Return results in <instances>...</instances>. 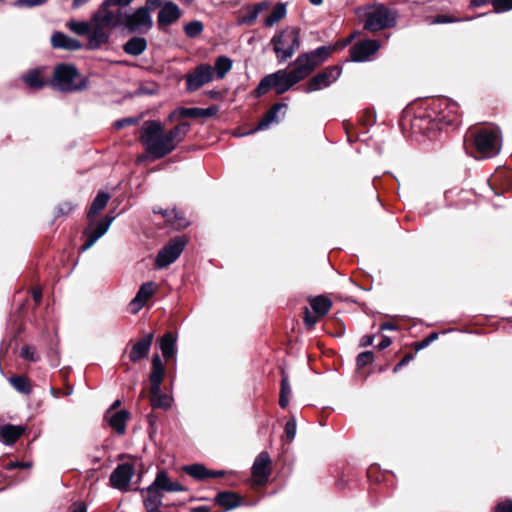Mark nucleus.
Listing matches in <instances>:
<instances>
[{"label":"nucleus","mask_w":512,"mask_h":512,"mask_svg":"<svg viewBox=\"0 0 512 512\" xmlns=\"http://www.w3.org/2000/svg\"><path fill=\"white\" fill-rule=\"evenodd\" d=\"M190 128L189 122H181L164 133L161 122L147 120L140 129V142L144 145L147 154L154 159H161L175 150Z\"/></svg>","instance_id":"f257e3e1"},{"label":"nucleus","mask_w":512,"mask_h":512,"mask_svg":"<svg viewBox=\"0 0 512 512\" xmlns=\"http://www.w3.org/2000/svg\"><path fill=\"white\" fill-rule=\"evenodd\" d=\"M88 78L82 76L75 65L60 63L55 66L51 86L61 92H78L88 88Z\"/></svg>","instance_id":"f03ea898"},{"label":"nucleus","mask_w":512,"mask_h":512,"mask_svg":"<svg viewBox=\"0 0 512 512\" xmlns=\"http://www.w3.org/2000/svg\"><path fill=\"white\" fill-rule=\"evenodd\" d=\"M270 44L272 45L277 62L280 64L285 63L292 58L300 48V29L288 26L276 32L271 38Z\"/></svg>","instance_id":"7ed1b4c3"},{"label":"nucleus","mask_w":512,"mask_h":512,"mask_svg":"<svg viewBox=\"0 0 512 512\" xmlns=\"http://www.w3.org/2000/svg\"><path fill=\"white\" fill-rule=\"evenodd\" d=\"M297 83H299V80L292 70L280 69L264 76L255 88L254 94L256 97H261L273 89L277 95H281Z\"/></svg>","instance_id":"20e7f679"},{"label":"nucleus","mask_w":512,"mask_h":512,"mask_svg":"<svg viewBox=\"0 0 512 512\" xmlns=\"http://www.w3.org/2000/svg\"><path fill=\"white\" fill-rule=\"evenodd\" d=\"M398 12L382 3L368 7L365 13L364 29L370 32L393 28L397 24Z\"/></svg>","instance_id":"39448f33"},{"label":"nucleus","mask_w":512,"mask_h":512,"mask_svg":"<svg viewBox=\"0 0 512 512\" xmlns=\"http://www.w3.org/2000/svg\"><path fill=\"white\" fill-rule=\"evenodd\" d=\"M466 140L472 141L476 151L482 158H492L500 152L501 141L497 129L480 128L470 131Z\"/></svg>","instance_id":"423d86ee"},{"label":"nucleus","mask_w":512,"mask_h":512,"mask_svg":"<svg viewBox=\"0 0 512 512\" xmlns=\"http://www.w3.org/2000/svg\"><path fill=\"white\" fill-rule=\"evenodd\" d=\"M428 117L431 122L440 127L442 125H454L459 117V107L455 101L441 97L432 102Z\"/></svg>","instance_id":"0eeeda50"},{"label":"nucleus","mask_w":512,"mask_h":512,"mask_svg":"<svg viewBox=\"0 0 512 512\" xmlns=\"http://www.w3.org/2000/svg\"><path fill=\"white\" fill-rule=\"evenodd\" d=\"M118 23L130 32L138 34H146L153 27L151 13L144 7H139L132 13H125Z\"/></svg>","instance_id":"6e6552de"},{"label":"nucleus","mask_w":512,"mask_h":512,"mask_svg":"<svg viewBox=\"0 0 512 512\" xmlns=\"http://www.w3.org/2000/svg\"><path fill=\"white\" fill-rule=\"evenodd\" d=\"M342 74V67L340 65L327 66L307 82L304 92L312 93L318 90L325 89L334 82H336Z\"/></svg>","instance_id":"1a4fd4ad"},{"label":"nucleus","mask_w":512,"mask_h":512,"mask_svg":"<svg viewBox=\"0 0 512 512\" xmlns=\"http://www.w3.org/2000/svg\"><path fill=\"white\" fill-rule=\"evenodd\" d=\"M186 240L181 237L172 238L157 254L155 266L159 269L174 263L183 252Z\"/></svg>","instance_id":"9d476101"},{"label":"nucleus","mask_w":512,"mask_h":512,"mask_svg":"<svg viewBox=\"0 0 512 512\" xmlns=\"http://www.w3.org/2000/svg\"><path fill=\"white\" fill-rule=\"evenodd\" d=\"M214 77L213 67L209 64L202 63L197 65L194 70L185 75L186 90L194 92L205 84L210 83Z\"/></svg>","instance_id":"9b49d317"},{"label":"nucleus","mask_w":512,"mask_h":512,"mask_svg":"<svg viewBox=\"0 0 512 512\" xmlns=\"http://www.w3.org/2000/svg\"><path fill=\"white\" fill-rule=\"evenodd\" d=\"M114 219L115 218L113 216L106 215L97 224L90 222L83 231L84 235L86 236V241L81 246V251L90 249L97 242V240L100 239L108 231Z\"/></svg>","instance_id":"f8f14e48"},{"label":"nucleus","mask_w":512,"mask_h":512,"mask_svg":"<svg viewBox=\"0 0 512 512\" xmlns=\"http://www.w3.org/2000/svg\"><path fill=\"white\" fill-rule=\"evenodd\" d=\"M134 473V466L130 463L117 465L110 475L111 486L120 491H127Z\"/></svg>","instance_id":"ddd939ff"},{"label":"nucleus","mask_w":512,"mask_h":512,"mask_svg":"<svg viewBox=\"0 0 512 512\" xmlns=\"http://www.w3.org/2000/svg\"><path fill=\"white\" fill-rule=\"evenodd\" d=\"M380 48V43L374 39H367L356 43L350 48V59L353 62H364Z\"/></svg>","instance_id":"4468645a"},{"label":"nucleus","mask_w":512,"mask_h":512,"mask_svg":"<svg viewBox=\"0 0 512 512\" xmlns=\"http://www.w3.org/2000/svg\"><path fill=\"white\" fill-rule=\"evenodd\" d=\"M143 497V506L147 512L160 511L159 508L163 504L164 494L152 483L146 488L137 489Z\"/></svg>","instance_id":"2eb2a0df"},{"label":"nucleus","mask_w":512,"mask_h":512,"mask_svg":"<svg viewBox=\"0 0 512 512\" xmlns=\"http://www.w3.org/2000/svg\"><path fill=\"white\" fill-rule=\"evenodd\" d=\"M271 458L268 452H260L254 460L252 465V475L257 478L259 484H264L268 481L271 474Z\"/></svg>","instance_id":"dca6fc26"},{"label":"nucleus","mask_w":512,"mask_h":512,"mask_svg":"<svg viewBox=\"0 0 512 512\" xmlns=\"http://www.w3.org/2000/svg\"><path fill=\"white\" fill-rule=\"evenodd\" d=\"M154 340V333L149 332L141 339L137 340L129 351V360L132 363H137L142 359H145L150 352L152 343Z\"/></svg>","instance_id":"f3484780"},{"label":"nucleus","mask_w":512,"mask_h":512,"mask_svg":"<svg viewBox=\"0 0 512 512\" xmlns=\"http://www.w3.org/2000/svg\"><path fill=\"white\" fill-rule=\"evenodd\" d=\"M181 15L182 11L177 4L172 1H166L158 12V26H169L177 21Z\"/></svg>","instance_id":"a211bd4d"},{"label":"nucleus","mask_w":512,"mask_h":512,"mask_svg":"<svg viewBox=\"0 0 512 512\" xmlns=\"http://www.w3.org/2000/svg\"><path fill=\"white\" fill-rule=\"evenodd\" d=\"M319 66V61H313L306 53L300 54L294 61V72L297 79L300 81L304 80L310 75V73Z\"/></svg>","instance_id":"6ab92c4d"},{"label":"nucleus","mask_w":512,"mask_h":512,"mask_svg":"<svg viewBox=\"0 0 512 512\" xmlns=\"http://www.w3.org/2000/svg\"><path fill=\"white\" fill-rule=\"evenodd\" d=\"M156 291V284L152 281L143 283L135 297L130 302V307L133 312H138L146 302L154 295Z\"/></svg>","instance_id":"aec40b11"},{"label":"nucleus","mask_w":512,"mask_h":512,"mask_svg":"<svg viewBox=\"0 0 512 512\" xmlns=\"http://www.w3.org/2000/svg\"><path fill=\"white\" fill-rule=\"evenodd\" d=\"M165 369L162 360L158 354L152 358V371L149 376L151 383V393H158L164 379Z\"/></svg>","instance_id":"412c9836"},{"label":"nucleus","mask_w":512,"mask_h":512,"mask_svg":"<svg viewBox=\"0 0 512 512\" xmlns=\"http://www.w3.org/2000/svg\"><path fill=\"white\" fill-rule=\"evenodd\" d=\"M162 492H180L186 490L179 482L170 481L165 470H159L152 482Z\"/></svg>","instance_id":"4be33fe9"},{"label":"nucleus","mask_w":512,"mask_h":512,"mask_svg":"<svg viewBox=\"0 0 512 512\" xmlns=\"http://www.w3.org/2000/svg\"><path fill=\"white\" fill-rule=\"evenodd\" d=\"M51 44L54 48L77 51L82 48L79 40L71 38L62 32H55L51 37Z\"/></svg>","instance_id":"5701e85b"},{"label":"nucleus","mask_w":512,"mask_h":512,"mask_svg":"<svg viewBox=\"0 0 512 512\" xmlns=\"http://www.w3.org/2000/svg\"><path fill=\"white\" fill-rule=\"evenodd\" d=\"M128 417L129 413L127 410H120L112 413L107 411L105 414V418L108 421L110 427L120 435L125 433Z\"/></svg>","instance_id":"b1692460"},{"label":"nucleus","mask_w":512,"mask_h":512,"mask_svg":"<svg viewBox=\"0 0 512 512\" xmlns=\"http://www.w3.org/2000/svg\"><path fill=\"white\" fill-rule=\"evenodd\" d=\"M218 506L224 507L226 510H231L243 504V499L240 495L230 492H219L214 499Z\"/></svg>","instance_id":"393cba45"},{"label":"nucleus","mask_w":512,"mask_h":512,"mask_svg":"<svg viewBox=\"0 0 512 512\" xmlns=\"http://www.w3.org/2000/svg\"><path fill=\"white\" fill-rule=\"evenodd\" d=\"M155 213H161L165 218L166 222L169 223L174 229L180 230L186 228L190 222L186 217H184L183 213L176 210H154Z\"/></svg>","instance_id":"a878e982"},{"label":"nucleus","mask_w":512,"mask_h":512,"mask_svg":"<svg viewBox=\"0 0 512 512\" xmlns=\"http://www.w3.org/2000/svg\"><path fill=\"white\" fill-rule=\"evenodd\" d=\"M24 428L11 424L0 426V442L4 445H13L23 434Z\"/></svg>","instance_id":"bb28decb"},{"label":"nucleus","mask_w":512,"mask_h":512,"mask_svg":"<svg viewBox=\"0 0 512 512\" xmlns=\"http://www.w3.org/2000/svg\"><path fill=\"white\" fill-rule=\"evenodd\" d=\"M286 105L282 103L274 104L263 116V118L259 121L256 128L250 131L248 134H252L256 131L266 130L268 129L273 123L278 122L277 114L282 109L285 108Z\"/></svg>","instance_id":"cd10ccee"},{"label":"nucleus","mask_w":512,"mask_h":512,"mask_svg":"<svg viewBox=\"0 0 512 512\" xmlns=\"http://www.w3.org/2000/svg\"><path fill=\"white\" fill-rule=\"evenodd\" d=\"M147 45L145 38L134 36L123 45V51L127 55L139 56L147 49Z\"/></svg>","instance_id":"c85d7f7f"},{"label":"nucleus","mask_w":512,"mask_h":512,"mask_svg":"<svg viewBox=\"0 0 512 512\" xmlns=\"http://www.w3.org/2000/svg\"><path fill=\"white\" fill-rule=\"evenodd\" d=\"M109 40V35L104 31L103 27L96 26L90 33L88 34V49L94 50L100 48L102 45L106 44Z\"/></svg>","instance_id":"c756f323"},{"label":"nucleus","mask_w":512,"mask_h":512,"mask_svg":"<svg viewBox=\"0 0 512 512\" xmlns=\"http://www.w3.org/2000/svg\"><path fill=\"white\" fill-rule=\"evenodd\" d=\"M309 303L313 312L320 317L326 315L332 306L331 300L328 297L322 295L311 297L309 299Z\"/></svg>","instance_id":"7c9ffc66"},{"label":"nucleus","mask_w":512,"mask_h":512,"mask_svg":"<svg viewBox=\"0 0 512 512\" xmlns=\"http://www.w3.org/2000/svg\"><path fill=\"white\" fill-rule=\"evenodd\" d=\"M110 200V195L107 192L99 191L92 201L90 209L87 213V218L91 221V219L96 216L99 212H101L107 205Z\"/></svg>","instance_id":"2f4dec72"},{"label":"nucleus","mask_w":512,"mask_h":512,"mask_svg":"<svg viewBox=\"0 0 512 512\" xmlns=\"http://www.w3.org/2000/svg\"><path fill=\"white\" fill-rule=\"evenodd\" d=\"M25 84L32 89H42L46 82L41 76V71L39 69H31L26 74L22 76Z\"/></svg>","instance_id":"473e14b6"},{"label":"nucleus","mask_w":512,"mask_h":512,"mask_svg":"<svg viewBox=\"0 0 512 512\" xmlns=\"http://www.w3.org/2000/svg\"><path fill=\"white\" fill-rule=\"evenodd\" d=\"M159 344L164 358L168 359L174 356L176 337L171 332H166L161 337Z\"/></svg>","instance_id":"72a5a7b5"},{"label":"nucleus","mask_w":512,"mask_h":512,"mask_svg":"<svg viewBox=\"0 0 512 512\" xmlns=\"http://www.w3.org/2000/svg\"><path fill=\"white\" fill-rule=\"evenodd\" d=\"M287 9L286 5L284 3H277L272 12L266 17L265 19V26L266 27H272L277 22H279L281 19H283L286 16Z\"/></svg>","instance_id":"f704fd0d"},{"label":"nucleus","mask_w":512,"mask_h":512,"mask_svg":"<svg viewBox=\"0 0 512 512\" xmlns=\"http://www.w3.org/2000/svg\"><path fill=\"white\" fill-rule=\"evenodd\" d=\"M232 68V60L227 56H219L215 60L214 72L218 79H223Z\"/></svg>","instance_id":"c9c22d12"},{"label":"nucleus","mask_w":512,"mask_h":512,"mask_svg":"<svg viewBox=\"0 0 512 512\" xmlns=\"http://www.w3.org/2000/svg\"><path fill=\"white\" fill-rule=\"evenodd\" d=\"M335 48V46H320L310 52H306V54L309 55L313 61H319V65H321L330 57Z\"/></svg>","instance_id":"e433bc0d"},{"label":"nucleus","mask_w":512,"mask_h":512,"mask_svg":"<svg viewBox=\"0 0 512 512\" xmlns=\"http://www.w3.org/2000/svg\"><path fill=\"white\" fill-rule=\"evenodd\" d=\"M9 382L14 387L15 390L24 395H29L32 391V386L29 380L24 376H12L9 378Z\"/></svg>","instance_id":"4c0bfd02"},{"label":"nucleus","mask_w":512,"mask_h":512,"mask_svg":"<svg viewBox=\"0 0 512 512\" xmlns=\"http://www.w3.org/2000/svg\"><path fill=\"white\" fill-rule=\"evenodd\" d=\"M182 118H200L199 117V108L198 107H194V108L179 107L169 114L170 121L182 119Z\"/></svg>","instance_id":"58836bf2"},{"label":"nucleus","mask_w":512,"mask_h":512,"mask_svg":"<svg viewBox=\"0 0 512 512\" xmlns=\"http://www.w3.org/2000/svg\"><path fill=\"white\" fill-rule=\"evenodd\" d=\"M151 394V405L153 408L168 409L171 407L173 399L169 395L162 393L161 388H159L158 393Z\"/></svg>","instance_id":"ea45409f"},{"label":"nucleus","mask_w":512,"mask_h":512,"mask_svg":"<svg viewBox=\"0 0 512 512\" xmlns=\"http://www.w3.org/2000/svg\"><path fill=\"white\" fill-rule=\"evenodd\" d=\"M183 470L197 480L208 478V469L202 464H191L183 467Z\"/></svg>","instance_id":"a19ab883"},{"label":"nucleus","mask_w":512,"mask_h":512,"mask_svg":"<svg viewBox=\"0 0 512 512\" xmlns=\"http://www.w3.org/2000/svg\"><path fill=\"white\" fill-rule=\"evenodd\" d=\"M203 29V23L198 20L191 21L184 26V32L189 38L197 37L202 33Z\"/></svg>","instance_id":"79ce46f5"},{"label":"nucleus","mask_w":512,"mask_h":512,"mask_svg":"<svg viewBox=\"0 0 512 512\" xmlns=\"http://www.w3.org/2000/svg\"><path fill=\"white\" fill-rule=\"evenodd\" d=\"M68 27L72 32L80 36L90 33V25L85 21H70Z\"/></svg>","instance_id":"37998d69"},{"label":"nucleus","mask_w":512,"mask_h":512,"mask_svg":"<svg viewBox=\"0 0 512 512\" xmlns=\"http://www.w3.org/2000/svg\"><path fill=\"white\" fill-rule=\"evenodd\" d=\"M113 18L114 15L111 11L108 10V8L102 9L100 7L99 13L96 14L93 19L99 22L98 26L104 27L106 25H109L112 22Z\"/></svg>","instance_id":"c03bdc74"},{"label":"nucleus","mask_w":512,"mask_h":512,"mask_svg":"<svg viewBox=\"0 0 512 512\" xmlns=\"http://www.w3.org/2000/svg\"><path fill=\"white\" fill-rule=\"evenodd\" d=\"M20 357L31 362H37L40 360V356L36 353L35 347L30 345H25L21 348Z\"/></svg>","instance_id":"a18cd8bd"},{"label":"nucleus","mask_w":512,"mask_h":512,"mask_svg":"<svg viewBox=\"0 0 512 512\" xmlns=\"http://www.w3.org/2000/svg\"><path fill=\"white\" fill-rule=\"evenodd\" d=\"M374 361V353L372 351H364L358 354L356 365L359 369L371 364Z\"/></svg>","instance_id":"49530a36"},{"label":"nucleus","mask_w":512,"mask_h":512,"mask_svg":"<svg viewBox=\"0 0 512 512\" xmlns=\"http://www.w3.org/2000/svg\"><path fill=\"white\" fill-rule=\"evenodd\" d=\"M491 3L496 13H503L512 9V0H492Z\"/></svg>","instance_id":"de8ad7c7"},{"label":"nucleus","mask_w":512,"mask_h":512,"mask_svg":"<svg viewBox=\"0 0 512 512\" xmlns=\"http://www.w3.org/2000/svg\"><path fill=\"white\" fill-rule=\"evenodd\" d=\"M297 432L296 419L293 417L289 419L285 424V435L288 441H293Z\"/></svg>","instance_id":"09e8293b"},{"label":"nucleus","mask_w":512,"mask_h":512,"mask_svg":"<svg viewBox=\"0 0 512 512\" xmlns=\"http://www.w3.org/2000/svg\"><path fill=\"white\" fill-rule=\"evenodd\" d=\"M48 0H16L13 3L14 7L33 8L45 4Z\"/></svg>","instance_id":"8fccbe9b"},{"label":"nucleus","mask_w":512,"mask_h":512,"mask_svg":"<svg viewBox=\"0 0 512 512\" xmlns=\"http://www.w3.org/2000/svg\"><path fill=\"white\" fill-rule=\"evenodd\" d=\"M48 0H16L13 3L14 7L33 8L45 4Z\"/></svg>","instance_id":"3c124183"},{"label":"nucleus","mask_w":512,"mask_h":512,"mask_svg":"<svg viewBox=\"0 0 512 512\" xmlns=\"http://www.w3.org/2000/svg\"><path fill=\"white\" fill-rule=\"evenodd\" d=\"M260 11H261V7H260V5L255 6V7H254V8H253L249 13H248V15H246L245 17H243V18L240 20V23H242V24H244V23H245V24H251V23H253V22L257 19V17H258V15H259Z\"/></svg>","instance_id":"603ef678"},{"label":"nucleus","mask_w":512,"mask_h":512,"mask_svg":"<svg viewBox=\"0 0 512 512\" xmlns=\"http://www.w3.org/2000/svg\"><path fill=\"white\" fill-rule=\"evenodd\" d=\"M138 123V118L126 117L115 121L114 127L116 129H122L126 126L135 125Z\"/></svg>","instance_id":"864d4df0"},{"label":"nucleus","mask_w":512,"mask_h":512,"mask_svg":"<svg viewBox=\"0 0 512 512\" xmlns=\"http://www.w3.org/2000/svg\"><path fill=\"white\" fill-rule=\"evenodd\" d=\"M319 317L320 316H317L316 314L312 315L311 312L309 311V309L305 308L304 323L309 329L314 327V325L317 323Z\"/></svg>","instance_id":"5fc2aeb1"},{"label":"nucleus","mask_w":512,"mask_h":512,"mask_svg":"<svg viewBox=\"0 0 512 512\" xmlns=\"http://www.w3.org/2000/svg\"><path fill=\"white\" fill-rule=\"evenodd\" d=\"M133 0H104L101 4L102 9H106L112 6H127Z\"/></svg>","instance_id":"6e6d98bb"},{"label":"nucleus","mask_w":512,"mask_h":512,"mask_svg":"<svg viewBox=\"0 0 512 512\" xmlns=\"http://www.w3.org/2000/svg\"><path fill=\"white\" fill-rule=\"evenodd\" d=\"M74 209V205L71 202H63L58 205L56 216L68 215Z\"/></svg>","instance_id":"4d7b16f0"},{"label":"nucleus","mask_w":512,"mask_h":512,"mask_svg":"<svg viewBox=\"0 0 512 512\" xmlns=\"http://www.w3.org/2000/svg\"><path fill=\"white\" fill-rule=\"evenodd\" d=\"M280 394L288 395V396H290V394H291V387L289 384L288 375L284 371H282Z\"/></svg>","instance_id":"13d9d810"},{"label":"nucleus","mask_w":512,"mask_h":512,"mask_svg":"<svg viewBox=\"0 0 512 512\" xmlns=\"http://www.w3.org/2000/svg\"><path fill=\"white\" fill-rule=\"evenodd\" d=\"M218 107L213 105L208 108H199V117L209 118L218 112Z\"/></svg>","instance_id":"bf43d9fd"},{"label":"nucleus","mask_w":512,"mask_h":512,"mask_svg":"<svg viewBox=\"0 0 512 512\" xmlns=\"http://www.w3.org/2000/svg\"><path fill=\"white\" fill-rule=\"evenodd\" d=\"M414 356L412 353L406 354L399 363H397L394 368L393 372L397 373L402 367L406 366L408 363H410L413 360Z\"/></svg>","instance_id":"052dcab7"},{"label":"nucleus","mask_w":512,"mask_h":512,"mask_svg":"<svg viewBox=\"0 0 512 512\" xmlns=\"http://www.w3.org/2000/svg\"><path fill=\"white\" fill-rule=\"evenodd\" d=\"M458 19L452 18L447 15H437L433 18L432 23L433 24H446V23H453L457 22Z\"/></svg>","instance_id":"680f3d73"},{"label":"nucleus","mask_w":512,"mask_h":512,"mask_svg":"<svg viewBox=\"0 0 512 512\" xmlns=\"http://www.w3.org/2000/svg\"><path fill=\"white\" fill-rule=\"evenodd\" d=\"M496 512H512V501L511 500H505L503 502H500L495 507Z\"/></svg>","instance_id":"e2e57ef3"},{"label":"nucleus","mask_w":512,"mask_h":512,"mask_svg":"<svg viewBox=\"0 0 512 512\" xmlns=\"http://www.w3.org/2000/svg\"><path fill=\"white\" fill-rule=\"evenodd\" d=\"M374 342V336L373 335H364L359 342L360 347H368L372 345Z\"/></svg>","instance_id":"0e129e2a"},{"label":"nucleus","mask_w":512,"mask_h":512,"mask_svg":"<svg viewBox=\"0 0 512 512\" xmlns=\"http://www.w3.org/2000/svg\"><path fill=\"white\" fill-rule=\"evenodd\" d=\"M69 512H87V506L82 502L72 504Z\"/></svg>","instance_id":"69168bd1"},{"label":"nucleus","mask_w":512,"mask_h":512,"mask_svg":"<svg viewBox=\"0 0 512 512\" xmlns=\"http://www.w3.org/2000/svg\"><path fill=\"white\" fill-rule=\"evenodd\" d=\"M392 343V340L389 336H386L384 335L381 339V341L379 342V344L377 345V348L379 350H384L386 349L387 347H389Z\"/></svg>","instance_id":"338daca9"},{"label":"nucleus","mask_w":512,"mask_h":512,"mask_svg":"<svg viewBox=\"0 0 512 512\" xmlns=\"http://www.w3.org/2000/svg\"><path fill=\"white\" fill-rule=\"evenodd\" d=\"M162 0H146L144 8L148 9V12L151 13L152 10L156 9L160 4Z\"/></svg>","instance_id":"774afa93"}]
</instances>
